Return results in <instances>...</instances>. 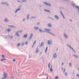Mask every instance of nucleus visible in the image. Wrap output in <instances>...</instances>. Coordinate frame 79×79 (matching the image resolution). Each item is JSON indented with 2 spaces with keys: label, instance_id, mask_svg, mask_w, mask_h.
<instances>
[{
  "label": "nucleus",
  "instance_id": "obj_1",
  "mask_svg": "<svg viewBox=\"0 0 79 79\" xmlns=\"http://www.w3.org/2000/svg\"><path fill=\"white\" fill-rule=\"evenodd\" d=\"M68 45L69 46V47L70 48V49H71L72 50V51H73V52H74L75 53H76V51L74 50V49H73V48L71 47V46L69 45Z\"/></svg>",
  "mask_w": 79,
  "mask_h": 79
},
{
  "label": "nucleus",
  "instance_id": "obj_2",
  "mask_svg": "<svg viewBox=\"0 0 79 79\" xmlns=\"http://www.w3.org/2000/svg\"><path fill=\"white\" fill-rule=\"evenodd\" d=\"M3 76L4 78H6V77L8 76V74L7 73H4Z\"/></svg>",
  "mask_w": 79,
  "mask_h": 79
},
{
  "label": "nucleus",
  "instance_id": "obj_3",
  "mask_svg": "<svg viewBox=\"0 0 79 79\" xmlns=\"http://www.w3.org/2000/svg\"><path fill=\"white\" fill-rule=\"evenodd\" d=\"M52 43V41L51 40H49L48 41V45H50Z\"/></svg>",
  "mask_w": 79,
  "mask_h": 79
},
{
  "label": "nucleus",
  "instance_id": "obj_4",
  "mask_svg": "<svg viewBox=\"0 0 79 79\" xmlns=\"http://www.w3.org/2000/svg\"><path fill=\"white\" fill-rule=\"evenodd\" d=\"M44 4H45V5H47L48 6H51V4H48L47 2H44Z\"/></svg>",
  "mask_w": 79,
  "mask_h": 79
},
{
  "label": "nucleus",
  "instance_id": "obj_5",
  "mask_svg": "<svg viewBox=\"0 0 79 79\" xmlns=\"http://www.w3.org/2000/svg\"><path fill=\"white\" fill-rule=\"evenodd\" d=\"M54 58H56L57 57V55H56V53H55L54 54L53 56Z\"/></svg>",
  "mask_w": 79,
  "mask_h": 79
},
{
  "label": "nucleus",
  "instance_id": "obj_6",
  "mask_svg": "<svg viewBox=\"0 0 79 79\" xmlns=\"http://www.w3.org/2000/svg\"><path fill=\"white\" fill-rule=\"evenodd\" d=\"M47 32H48V33H49V34H51V35H52L53 36H55V35L54 34H53V33H52L51 32H50L49 31H47Z\"/></svg>",
  "mask_w": 79,
  "mask_h": 79
},
{
  "label": "nucleus",
  "instance_id": "obj_7",
  "mask_svg": "<svg viewBox=\"0 0 79 79\" xmlns=\"http://www.w3.org/2000/svg\"><path fill=\"white\" fill-rule=\"evenodd\" d=\"M1 4H4L5 5H6L7 6H8V4L6 3V2H3L1 3Z\"/></svg>",
  "mask_w": 79,
  "mask_h": 79
},
{
  "label": "nucleus",
  "instance_id": "obj_8",
  "mask_svg": "<svg viewBox=\"0 0 79 79\" xmlns=\"http://www.w3.org/2000/svg\"><path fill=\"white\" fill-rule=\"evenodd\" d=\"M18 32L17 31L16 33V35H17V36H18V37H19L20 35H19V34H18Z\"/></svg>",
  "mask_w": 79,
  "mask_h": 79
},
{
  "label": "nucleus",
  "instance_id": "obj_9",
  "mask_svg": "<svg viewBox=\"0 0 79 79\" xmlns=\"http://www.w3.org/2000/svg\"><path fill=\"white\" fill-rule=\"evenodd\" d=\"M32 35H33V34L31 33V35L30 36V39H29L30 40L31 39H32Z\"/></svg>",
  "mask_w": 79,
  "mask_h": 79
},
{
  "label": "nucleus",
  "instance_id": "obj_10",
  "mask_svg": "<svg viewBox=\"0 0 79 79\" xmlns=\"http://www.w3.org/2000/svg\"><path fill=\"white\" fill-rule=\"evenodd\" d=\"M60 14H61V15H62V16L63 17L64 19H65V18L64 17V15H63V13H62V12L61 11L60 12Z\"/></svg>",
  "mask_w": 79,
  "mask_h": 79
},
{
  "label": "nucleus",
  "instance_id": "obj_11",
  "mask_svg": "<svg viewBox=\"0 0 79 79\" xmlns=\"http://www.w3.org/2000/svg\"><path fill=\"white\" fill-rule=\"evenodd\" d=\"M55 17L56 19H59V17H58V16L57 15H55Z\"/></svg>",
  "mask_w": 79,
  "mask_h": 79
},
{
  "label": "nucleus",
  "instance_id": "obj_12",
  "mask_svg": "<svg viewBox=\"0 0 79 79\" xmlns=\"http://www.w3.org/2000/svg\"><path fill=\"white\" fill-rule=\"evenodd\" d=\"M73 56H74V57H75V58H76L77 59H78L79 58H78V57H77V55H73Z\"/></svg>",
  "mask_w": 79,
  "mask_h": 79
},
{
  "label": "nucleus",
  "instance_id": "obj_13",
  "mask_svg": "<svg viewBox=\"0 0 79 79\" xmlns=\"http://www.w3.org/2000/svg\"><path fill=\"white\" fill-rule=\"evenodd\" d=\"M44 42L42 43L41 45H40V47H42L43 46H44Z\"/></svg>",
  "mask_w": 79,
  "mask_h": 79
},
{
  "label": "nucleus",
  "instance_id": "obj_14",
  "mask_svg": "<svg viewBox=\"0 0 79 79\" xmlns=\"http://www.w3.org/2000/svg\"><path fill=\"white\" fill-rule=\"evenodd\" d=\"M50 71L51 72H53V70L52 69V65L51 66V68L50 69Z\"/></svg>",
  "mask_w": 79,
  "mask_h": 79
},
{
  "label": "nucleus",
  "instance_id": "obj_15",
  "mask_svg": "<svg viewBox=\"0 0 79 79\" xmlns=\"http://www.w3.org/2000/svg\"><path fill=\"white\" fill-rule=\"evenodd\" d=\"M64 37H65V38H68V36H67L66 35V34H64Z\"/></svg>",
  "mask_w": 79,
  "mask_h": 79
},
{
  "label": "nucleus",
  "instance_id": "obj_16",
  "mask_svg": "<svg viewBox=\"0 0 79 79\" xmlns=\"http://www.w3.org/2000/svg\"><path fill=\"white\" fill-rule=\"evenodd\" d=\"M38 52H39V48H37L36 50V53H38Z\"/></svg>",
  "mask_w": 79,
  "mask_h": 79
},
{
  "label": "nucleus",
  "instance_id": "obj_17",
  "mask_svg": "<svg viewBox=\"0 0 79 79\" xmlns=\"http://www.w3.org/2000/svg\"><path fill=\"white\" fill-rule=\"evenodd\" d=\"M21 10L20 8H19L17 9L15 11V13H17V12H18V11H19V10Z\"/></svg>",
  "mask_w": 79,
  "mask_h": 79
},
{
  "label": "nucleus",
  "instance_id": "obj_18",
  "mask_svg": "<svg viewBox=\"0 0 79 79\" xmlns=\"http://www.w3.org/2000/svg\"><path fill=\"white\" fill-rule=\"evenodd\" d=\"M44 11H46V12H49V13H50V11L49 10H46L45 9H44Z\"/></svg>",
  "mask_w": 79,
  "mask_h": 79
},
{
  "label": "nucleus",
  "instance_id": "obj_19",
  "mask_svg": "<svg viewBox=\"0 0 79 79\" xmlns=\"http://www.w3.org/2000/svg\"><path fill=\"white\" fill-rule=\"evenodd\" d=\"M36 43V41H35L34 42V43H33V45L32 46V48H33V47H34V45Z\"/></svg>",
  "mask_w": 79,
  "mask_h": 79
},
{
  "label": "nucleus",
  "instance_id": "obj_20",
  "mask_svg": "<svg viewBox=\"0 0 79 79\" xmlns=\"http://www.w3.org/2000/svg\"><path fill=\"white\" fill-rule=\"evenodd\" d=\"M45 31H50L51 30L50 29H45Z\"/></svg>",
  "mask_w": 79,
  "mask_h": 79
},
{
  "label": "nucleus",
  "instance_id": "obj_21",
  "mask_svg": "<svg viewBox=\"0 0 79 79\" xmlns=\"http://www.w3.org/2000/svg\"><path fill=\"white\" fill-rule=\"evenodd\" d=\"M27 37V35H24V38H26V37Z\"/></svg>",
  "mask_w": 79,
  "mask_h": 79
},
{
  "label": "nucleus",
  "instance_id": "obj_22",
  "mask_svg": "<svg viewBox=\"0 0 79 79\" xmlns=\"http://www.w3.org/2000/svg\"><path fill=\"white\" fill-rule=\"evenodd\" d=\"M48 48L47 47L46 49V50H45V53H47V49Z\"/></svg>",
  "mask_w": 79,
  "mask_h": 79
},
{
  "label": "nucleus",
  "instance_id": "obj_23",
  "mask_svg": "<svg viewBox=\"0 0 79 79\" xmlns=\"http://www.w3.org/2000/svg\"><path fill=\"white\" fill-rule=\"evenodd\" d=\"M34 29H35V30H37V29H39V28L38 27H34Z\"/></svg>",
  "mask_w": 79,
  "mask_h": 79
},
{
  "label": "nucleus",
  "instance_id": "obj_24",
  "mask_svg": "<svg viewBox=\"0 0 79 79\" xmlns=\"http://www.w3.org/2000/svg\"><path fill=\"white\" fill-rule=\"evenodd\" d=\"M48 27H52V25H51V24H49L48 25Z\"/></svg>",
  "mask_w": 79,
  "mask_h": 79
},
{
  "label": "nucleus",
  "instance_id": "obj_25",
  "mask_svg": "<svg viewBox=\"0 0 79 79\" xmlns=\"http://www.w3.org/2000/svg\"><path fill=\"white\" fill-rule=\"evenodd\" d=\"M4 21L5 22H7V21H8L7 19H5L4 20Z\"/></svg>",
  "mask_w": 79,
  "mask_h": 79
},
{
  "label": "nucleus",
  "instance_id": "obj_26",
  "mask_svg": "<svg viewBox=\"0 0 79 79\" xmlns=\"http://www.w3.org/2000/svg\"><path fill=\"white\" fill-rule=\"evenodd\" d=\"M22 32H23V31H22V30H21L20 31H18V32L19 33H21Z\"/></svg>",
  "mask_w": 79,
  "mask_h": 79
},
{
  "label": "nucleus",
  "instance_id": "obj_27",
  "mask_svg": "<svg viewBox=\"0 0 79 79\" xmlns=\"http://www.w3.org/2000/svg\"><path fill=\"white\" fill-rule=\"evenodd\" d=\"M69 65L70 67H71V66H72V64L71 63H69Z\"/></svg>",
  "mask_w": 79,
  "mask_h": 79
},
{
  "label": "nucleus",
  "instance_id": "obj_28",
  "mask_svg": "<svg viewBox=\"0 0 79 79\" xmlns=\"http://www.w3.org/2000/svg\"><path fill=\"white\" fill-rule=\"evenodd\" d=\"M36 17H31V18L30 19H34V18H35Z\"/></svg>",
  "mask_w": 79,
  "mask_h": 79
},
{
  "label": "nucleus",
  "instance_id": "obj_29",
  "mask_svg": "<svg viewBox=\"0 0 79 79\" xmlns=\"http://www.w3.org/2000/svg\"><path fill=\"white\" fill-rule=\"evenodd\" d=\"M6 60V59H2L1 60V61H5Z\"/></svg>",
  "mask_w": 79,
  "mask_h": 79
},
{
  "label": "nucleus",
  "instance_id": "obj_30",
  "mask_svg": "<svg viewBox=\"0 0 79 79\" xmlns=\"http://www.w3.org/2000/svg\"><path fill=\"white\" fill-rule=\"evenodd\" d=\"M29 14H28L27 15V19H29Z\"/></svg>",
  "mask_w": 79,
  "mask_h": 79
},
{
  "label": "nucleus",
  "instance_id": "obj_31",
  "mask_svg": "<svg viewBox=\"0 0 79 79\" xmlns=\"http://www.w3.org/2000/svg\"><path fill=\"white\" fill-rule=\"evenodd\" d=\"M39 31L40 32H43V31H42V30H41V29H39Z\"/></svg>",
  "mask_w": 79,
  "mask_h": 79
},
{
  "label": "nucleus",
  "instance_id": "obj_32",
  "mask_svg": "<svg viewBox=\"0 0 79 79\" xmlns=\"http://www.w3.org/2000/svg\"><path fill=\"white\" fill-rule=\"evenodd\" d=\"M65 76H68V73H65Z\"/></svg>",
  "mask_w": 79,
  "mask_h": 79
},
{
  "label": "nucleus",
  "instance_id": "obj_33",
  "mask_svg": "<svg viewBox=\"0 0 79 79\" xmlns=\"http://www.w3.org/2000/svg\"><path fill=\"white\" fill-rule=\"evenodd\" d=\"M7 31L8 32H10V31H11V30L10 29H8L7 30Z\"/></svg>",
  "mask_w": 79,
  "mask_h": 79
},
{
  "label": "nucleus",
  "instance_id": "obj_34",
  "mask_svg": "<svg viewBox=\"0 0 79 79\" xmlns=\"http://www.w3.org/2000/svg\"><path fill=\"white\" fill-rule=\"evenodd\" d=\"M2 57H3V58H5V56H4V55H2Z\"/></svg>",
  "mask_w": 79,
  "mask_h": 79
},
{
  "label": "nucleus",
  "instance_id": "obj_35",
  "mask_svg": "<svg viewBox=\"0 0 79 79\" xmlns=\"http://www.w3.org/2000/svg\"><path fill=\"white\" fill-rule=\"evenodd\" d=\"M11 26V27H12L13 28H15L16 27H15L14 26Z\"/></svg>",
  "mask_w": 79,
  "mask_h": 79
},
{
  "label": "nucleus",
  "instance_id": "obj_36",
  "mask_svg": "<svg viewBox=\"0 0 79 79\" xmlns=\"http://www.w3.org/2000/svg\"><path fill=\"white\" fill-rule=\"evenodd\" d=\"M72 6H75V4H74V3L72 4Z\"/></svg>",
  "mask_w": 79,
  "mask_h": 79
},
{
  "label": "nucleus",
  "instance_id": "obj_37",
  "mask_svg": "<svg viewBox=\"0 0 79 79\" xmlns=\"http://www.w3.org/2000/svg\"><path fill=\"white\" fill-rule=\"evenodd\" d=\"M20 45V44H18V45H17V47H19V46Z\"/></svg>",
  "mask_w": 79,
  "mask_h": 79
},
{
  "label": "nucleus",
  "instance_id": "obj_38",
  "mask_svg": "<svg viewBox=\"0 0 79 79\" xmlns=\"http://www.w3.org/2000/svg\"><path fill=\"white\" fill-rule=\"evenodd\" d=\"M76 76H77V77H78V78H79V74H77V75H76Z\"/></svg>",
  "mask_w": 79,
  "mask_h": 79
},
{
  "label": "nucleus",
  "instance_id": "obj_39",
  "mask_svg": "<svg viewBox=\"0 0 79 79\" xmlns=\"http://www.w3.org/2000/svg\"><path fill=\"white\" fill-rule=\"evenodd\" d=\"M24 45V43H22V46H23Z\"/></svg>",
  "mask_w": 79,
  "mask_h": 79
},
{
  "label": "nucleus",
  "instance_id": "obj_40",
  "mask_svg": "<svg viewBox=\"0 0 79 79\" xmlns=\"http://www.w3.org/2000/svg\"><path fill=\"white\" fill-rule=\"evenodd\" d=\"M65 71H66V70H65V69H64L63 73H65Z\"/></svg>",
  "mask_w": 79,
  "mask_h": 79
},
{
  "label": "nucleus",
  "instance_id": "obj_41",
  "mask_svg": "<svg viewBox=\"0 0 79 79\" xmlns=\"http://www.w3.org/2000/svg\"><path fill=\"white\" fill-rule=\"evenodd\" d=\"M55 79H58V77H55Z\"/></svg>",
  "mask_w": 79,
  "mask_h": 79
},
{
  "label": "nucleus",
  "instance_id": "obj_42",
  "mask_svg": "<svg viewBox=\"0 0 79 79\" xmlns=\"http://www.w3.org/2000/svg\"><path fill=\"white\" fill-rule=\"evenodd\" d=\"M12 61H16V60H15V59H13L12 60Z\"/></svg>",
  "mask_w": 79,
  "mask_h": 79
},
{
  "label": "nucleus",
  "instance_id": "obj_43",
  "mask_svg": "<svg viewBox=\"0 0 79 79\" xmlns=\"http://www.w3.org/2000/svg\"><path fill=\"white\" fill-rule=\"evenodd\" d=\"M26 2V0H24L23 1H22V2Z\"/></svg>",
  "mask_w": 79,
  "mask_h": 79
},
{
  "label": "nucleus",
  "instance_id": "obj_44",
  "mask_svg": "<svg viewBox=\"0 0 79 79\" xmlns=\"http://www.w3.org/2000/svg\"><path fill=\"white\" fill-rule=\"evenodd\" d=\"M48 68H50V63H49L48 64Z\"/></svg>",
  "mask_w": 79,
  "mask_h": 79
},
{
  "label": "nucleus",
  "instance_id": "obj_45",
  "mask_svg": "<svg viewBox=\"0 0 79 79\" xmlns=\"http://www.w3.org/2000/svg\"><path fill=\"white\" fill-rule=\"evenodd\" d=\"M13 36H12L11 37H10V39H12V38H13Z\"/></svg>",
  "mask_w": 79,
  "mask_h": 79
},
{
  "label": "nucleus",
  "instance_id": "obj_46",
  "mask_svg": "<svg viewBox=\"0 0 79 79\" xmlns=\"http://www.w3.org/2000/svg\"><path fill=\"white\" fill-rule=\"evenodd\" d=\"M28 43V42H26L25 43V44L27 45V44Z\"/></svg>",
  "mask_w": 79,
  "mask_h": 79
},
{
  "label": "nucleus",
  "instance_id": "obj_47",
  "mask_svg": "<svg viewBox=\"0 0 79 79\" xmlns=\"http://www.w3.org/2000/svg\"><path fill=\"white\" fill-rule=\"evenodd\" d=\"M40 24V23H37V24L38 25H39V24Z\"/></svg>",
  "mask_w": 79,
  "mask_h": 79
},
{
  "label": "nucleus",
  "instance_id": "obj_48",
  "mask_svg": "<svg viewBox=\"0 0 79 79\" xmlns=\"http://www.w3.org/2000/svg\"><path fill=\"white\" fill-rule=\"evenodd\" d=\"M25 21V19H23V21Z\"/></svg>",
  "mask_w": 79,
  "mask_h": 79
},
{
  "label": "nucleus",
  "instance_id": "obj_49",
  "mask_svg": "<svg viewBox=\"0 0 79 79\" xmlns=\"http://www.w3.org/2000/svg\"><path fill=\"white\" fill-rule=\"evenodd\" d=\"M11 79H13V78H14V77H11Z\"/></svg>",
  "mask_w": 79,
  "mask_h": 79
},
{
  "label": "nucleus",
  "instance_id": "obj_50",
  "mask_svg": "<svg viewBox=\"0 0 79 79\" xmlns=\"http://www.w3.org/2000/svg\"><path fill=\"white\" fill-rule=\"evenodd\" d=\"M62 65H64V63H62Z\"/></svg>",
  "mask_w": 79,
  "mask_h": 79
},
{
  "label": "nucleus",
  "instance_id": "obj_51",
  "mask_svg": "<svg viewBox=\"0 0 79 79\" xmlns=\"http://www.w3.org/2000/svg\"><path fill=\"white\" fill-rule=\"evenodd\" d=\"M46 79H48V76L47 77V78Z\"/></svg>",
  "mask_w": 79,
  "mask_h": 79
},
{
  "label": "nucleus",
  "instance_id": "obj_52",
  "mask_svg": "<svg viewBox=\"0 0 79 79\" xmlns=\"http://www.w3.org/2000/svg\"><path fill=\"white\" fill-rule=\"evenodd\" d=\"M70 21L72 22V20L70 19Z\"/></svg>",
  "mask_w": 79,
  "mask_h": 79
},
{
  "label": "nucleus",
  "instance_id": "obj_53",
  "mask_svg": "<svg viewBox=\"0 0 79 79\" xmlns=\"http://www.w3.org/2000/svg\"><path fill=\"white\" fill-rule=\"evenodd\" d=\"M61 69L62 70H63V68H62Z\"/></svg>",
  "mask_w": 79,
  "mask_h": 79
},
{
  "label": "nucleus",
  "instance_id": "obj_54",
  "mask_svg": "<svg viewBox=\"0 0 79 79\" xmlns=\"http://www.w3.org/2000/svg\"><path fill=\"white\" fill-rule=\"evenodd\" d=\"M2 79H4V78H3Z\"/></svg>",
  "mask_w": 79,
  "mask_h": 79
},
{
  "label": "nucleus",
  "instance_id": "obj_55",
  "mask_svg": "<svg viewBox=\"0 0 79 79\" xmlns=\"http://www.w3.org/2000/svg\"><path fill=\"white\" fill-rule=\"evenodd\" d=\"M18 2H19V1H18Z\"/></svg>",
  "mask_w": 79,
  "mask_h": 79
},
{
  "label": "nucleus",
  "instance_id": "obj_56",
  "mask_svg": "<svg viewBox=\"0 0 79 79\" xmlns=\"http://www.w3.org/2000/svg\"><path fill=\"white\" fill-rule=\"evenodd\" d=\"M57 50H58V49H57Z\"/></svg>",
  "mask_w": 79,
  "mask_h": 79
},
{
  "label": "nucleus",
  "instance_id": "obj_57",
  "mask_svg": "<svg viewBox=\"0 0 79 79\" xmlns=\"http://www.w3.org/2000/svg\"><path fill=\"white\" fill-rule=\"evenodd\" d=\"M53 20H54L53 19Z\"/></svg>",
  "mask_w": 79,
  "mask_h": 79
},
{
  "label": "nucleus",
  "instance_id": "obj_58",
  "mask_svg": "<svg viewBox=\"0 0 79 79\" xmlns=\"http://www.w3.org/2000/svg\"><path fill=\"white\" fill-rule=\"evenodd\" d=\"M9 36L10 37V35H9Z\"/></svg>",
  "mask_w": 79,
  "mask_h": 79
},
{
  "label": "nucleus",
  "instance_id": "obj_59",
  "mask_svg": "<svg viewBox=\"0 0 79 79\" xmlns=\"http://www.w3.org/2000/svg\"><path fill=\"white\" fill-rule=\"evenodd\" d=\"M7 37H6V38Z\"/></svg>",
  "mask_w": 79,
  "mask_h": 79
}]
</instances>
